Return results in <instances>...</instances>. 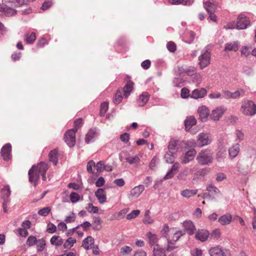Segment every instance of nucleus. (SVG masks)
<instances>
[{
    "mask_svg": "<svg viewBox=\"0 0 256 256\" xmlns=\"http://www.w3.org/2000/svg\"><path fill=\"white\" fill-rule=\"evenodd\" d=\"M244 90L243 89H240L236 92H232V98L238 99L240 96H244Z\"/></svg>",
    "mask_w": 256,
    "mask_h": 256,
    "instance_id": "obj_48",
    "label": "nucleus"
},
{
    "mask_svg": "<svg viewBox=\"0 0 256 256\" xmlns=\"http://www.w3.org/2000/svg\"><path fill=\"white\" fill-rule=\"evenodd\" d=\"M50 243L52 245L60 246L63 243V240L59 236H53L50 239Z\"/></svg>",
    "mask_w": 256,
    "mask_h": 256,
    "instance_id": "obj_36",
    "label": "nucleus"
},
{
    "mask_svg": "<svg viewBox=\"0 0 256 256\" xmlns=\"http://www.w3.org/2000/svg\"><path fill=\"white\" fill-rule=\"evenodd\" d=\"M196 154V150L194 149L190 150L186 152L185 156L182 160V162L184 164L188 163L190 160L194 159Z\"/></svg>",
    "mask_w": 256,
    "mask_h": 256,
    "instance_id": "obj_23",
    "label": "nucleus"
},
{
    "mask_svg": "<svg viewBox=\"0 0 256 256\" xmlns=\"http://www.w3.org/2000/svg\"><path fill=\"white\" fill-rule=\"evenodd\" d=\"M126 160L130 164H137L140 161V158L137 156H128L126 158Z\"/></svg>",
    "mask_w": 256,
    "mask_h": 256,
    "instance_id": "obj_46",
    "label": "nucleus"
},
{
    "mask_svg": "<svg viewBox=\"0 0 256 256\" xmlns=\"http://www.w3.org/2000/svg\"><path fill=\"white\" fill-rule=\"evenodd\" d=\"M174 154V152H170L169 151L165 154L164 158L166 162L172 164L174 162L175 159Z\"/></svg>",
    "mask_w": 256,
    "mask_h": 256,
    "instance_id": "obj_40",
    "label": "nucleus"
},
{
    "mask_svg": "<svg viewBox=\"0 0 256 256\" xmlns=\"http://www.w3.org/2000/svg\"><path fill=\"white\" fill-rule=\"evenodd\" d=\"M26 36V42L27 44H32L36 40V34L34 32H32L30 34H26L25 35Z\"/></svg>",
    "mask_w": 256,
    "mask_h": 256,
    "instance_id": "obj_42",
    "label": "nucleus"
},
{
    "mask_svg": "<svg viewBox=\"0 0 256 256\" xmlns=\"http://www.w3.org/2000/svg\"><path fill=\"white\" fill-rule=\"evenodd\" d=\"M79 194L75 192H72L70 196V198L72 202L75 203L80 200Z\"/></svg>",
    "mask_w": 256,
    "mask_h": 256,
    "instance_id": "obj_49",
    "label": "nucleus"
},
{
    "mask_svg": "<svg viewBox=\"0 0 256 256\" xmlns=\"http://www.w3.org/2000/svg\"><path fill=\"white\" fill-rule=\"evenodd\" d=\"M56 226L53 224H48V228L46 230L48 232L53 234L56 232Z\"/></svg>",
    "mask_w": 256,
    "mask_h": 256,
    "instance_id": "obj_61",
    "label": "nucleus"
},
{
    "mask_svg": "<svg viewBox=\"0 0 256 256\" xmlns=\"http://www.w3.org/2000/svg\"><path fill=\"white\" fill-rule=\"evenodd\" d=\"M188 174V168H185L180 171V172H179L177 176V178L180 180H186Z\"/></svg>",
    "mask_w": 256,
    "mask_h": 256,
    "instance_id": "obj_43",
    "label": "nucleus"
},
{
    "mask_svg": "<svg viewBox=\"0 0 256 256\" xmlns=\"http://www.w3.org/2000/svg\"><path fill=\"white\" fill-rule=\"evenodd\" d=\"M207 92L205 88H200L194 90L190 96L194 99L204 98Z\"/></svg>",
    "mask_w": 256,
    "mask_h": 256,
    "instance_id": "obj_12",
    "label": "nucleus"
},
{
    "mask_svg": "<svg viewBox=\"0 0 256 256\" xmlns=\"http://www.w3.org/2000/svg\"><path fill=\"white\" fill-rule=\"evenodd\" d=\"M38 164L36 166H33L28 170V180L31 183L34 184V186L36 187L40 180V172H38Z\"/></svg>",
    "mask_w": 256,
    "mask_h": 256,
    "instance_id": "obj_4",
    "label": "nucleus"
},
{
    "mask_svg": "<svg viewBox=\"0 0 256 256\" xmlns=\"http://www.w3.org/2000/svg\"><path fill=\"white\" fill-rule=\"evenodd\" d=\"M36 244L37 247V250L38 252H42L45 248L46 241L44 238L38 240Z\"/></svg>",
    "mask_w": 256,
    "mask_h": 256,
    "instance_id": "obj_39",
    "label": "nucleus"
},
{
    "mask_svg": "<svg viewBox=\"0 0 256 256\" xmlns=\"http://www.w3.org/2000/svg\"><path fill=\"white\" fill-rule=\"evenodd\" d=\"M166 47L168 50L172 52L176 50V44L172 42H169L167 43Z\"/></svg>",
    "mask_w": 256,
    "mask_h": 256,
    "instance_id": "obj_55",
    "label": "nucleus"
},
{
    "mask_svg": "<svg viewBox=\"0 0 256 256\" xmlns=\"http://www.w3.org/2000/svg\"><path fill=\"white\" fill-rule=\"evenodd\" d=\"M11 148L12 146L10 144H5L2 148L1 156L4 160H8L10 158Z\"/></svg>",
    "mask_w": 256,
    "mask_h": 256,
    "instance_id": "obj_9",
    "label": "nucleus"
},
{
    "mask_svg": "<svg viewBox=\"0 0 256 256\" xmlns=\"http://www.w3.org/2000/svg\"><path fill=\"white\" fill-rule=\"evenodd\" d=\"M96 167L95 162L94 160H91L89 161L87 164V170L90 173L92 174L94 172L92 168Z\"/></svg>",
    "mask_w": 256,
    "mask_h": 256,
    "instance_id": "obj_58",
    "label": "nucleus"
},
{
    "mask_svg": "<svg viewBox=\"0 0 256 256\" xmlns=\"http://www.w3.org/2000/svg\"><path fill=\"white\" fill-rule=\"evenodd\" d=\"M86 208L90 212L94 214L97 213L98 210V208L96 206H94L92 204H88V206Z\"/></svg>",
    "mask_w": 256,
    "mask_h": 256,
    "instance_id": "obj_53",
    "label": "nucleus"
},
{
    "mask_svg": "<svg viewBox=\"0 0 256 256\" xmlns=\"http://www.w3.org/2000/svg\"><path fill=\"white\" fill-rule=\"evenodd\" d=\"M224 113V110L222 108H217L212 111L210 118L214 120H218Z\"/></svg>",
    "mask_w": 256,
    "mask_h": 256,
    "instance_id": "obj_15",
    "label": "nucleus"
},
{
    "mask_svg": "<svg viewBox=\"0 0 256 256\" xmlns=\"http://www.w3.org/2000/svg\"><path fill=\"white\" fill-rule=\"evenodd\" d=\"M200 118L202 121H206L209 114V110L206 106H202L198 110Z\"/></svg>",
    "mask_w": 256,
    "mask_h": 256,
    "instance_id": "obj_20",
    "label": "nucleus"
},
{
    "mask_svg": "<svg viewBox=\"0 0 256 256\" xmlns=\"http://www.w3.org/2000/svg\"><path fill=\"white\" fill-rule=\"evenodd\" d=\"M185 232L182 230H178L176 228H172L170 231V235L168 236L167 241L168 242L170 243L172 242H176L180 238L184 235Z\"/></svg>",
    "mask_w": 256,
    "mask_h": 256,
    "instance_id": "obj_6",
    "label": "nucleus"
},
{
    "mask_svg": "<svg viewBox=\"0 0 256 256\" xmlns=\"http://www.w3.org/2000/svg\"><path fill=\"white\" fill-rule=\"evenodd\" d=\"M96 171L98 173L101 172L103 170H104V163L103 161H100L96 164Z\"/></svg>",
    "mask_w": 256,
    "mask_h": 256,
    "instance_id": "obj_54",
    "label": "nucleus"
},
{
    "mask_svg": "<svg viewBox=\"0 0 256 256\" xmlns=\"http://www.w3.org/2000/svg\"><path fill=\"white\" fill-rule=\"evenodd\" d=\"M1 196L4 200H9L8 198L10 194V190L9 186H5L1 190Z\"/></svg>",
    "mask_w": 256,
    "mask_h": 256,
    "instance_id": "obj_29",
    "label": "nucleus"
},
{
    "mask_svg": "<svg viewBox=\"0 0 256 256\" xmlns=\"http://www.w3.org/2000/svg\"><path fill=\"white\" fill-rule=\"evenodd\" d=\"M144 190V187L143 185H139L135 186L130 191V196L132 198H138L140 194Z\"/></svg>",
    "mask_w": 256,
    "mask_h": 256,
    "instance_id": "obj_21",
    "label": "nucleus"
},
{
    "mask_svg": "<svg viewBox=\"0 0 256 256\" xmlns=\"http://www.w3.org/2000/svg\"><path fill=\"white\" fill-rule=\"evenodd\" d=\"M182 98H188L190 96V90L186 88H184L181 90L180 94Z\"/></svg>",
    "mask_w": 256,
    "mask_h": 256,
    "instance_id": "obj_57",
    "label": "nucleus"
},
{
    "mask_svg": "<svg viewBox=\"0 0 256 256\" xmlns=\"http://www.w3.org/2000/svg\"><path fill=\"white\" fill-rule=\"evenodd\" d=\"M239 44L237 42L227 43L226 44L225 51H234L236 52L238 50Z\"/></svg>",
    "mask_w": 256,
    "mask_h": 256,
    "instance_id": "obj_27",
    "label": "nucleus"
},
{
    "mask_svg": "<svg viewBox=\"0 0 256 256\" xmlns=\"http://www.w3.org/2000/svg\"><path fill=\"white\" fill-rule=\"evenodd\" d=\"M149 98V95L147 92L142 93L139 98L138 104L139 106H142L146 104Z\"/></svg>",
    "mask_w": 256,
    "mask_h": 256,
    "instance_id": "obj_33",
    "label": "nucleus"
},
{
    "mask_svg": "<svg viewBox=\"0 0 256 256\" xmlns=\"http://www.w3.org/2000/svg\"><path fill=\"white\" fill-rule=\"evenodd\" d=\"M76 242V240L72 238H69L67 239L66 242L64 244V247L65 248H72L74 244Z\"/></svg>",
    "mask_w": 256,
    "mask_h": 256,
    "instance_id": "obj_44",
    "label": "nucleus"
},
{
    "mask_svg": "<svg viewBox=\"0 0 256 256\" xmlns=\"http://www.w3.org/2000/svg\"><path fill=\"white\" fill-rule=\"evenodd\" d=\"M82 123V118H79L74 122V129L76 132H77L79 128L81 126Z\"/></svg>",
    "mask_w": 256,
    "mask_h": 256,
    "instance_id": "obj_60",
    "label": "nucleus"
},
{
    "mask_svg": "<svg viewBox=\"0 0 256 256\" xmlns=\"http://www.w3.org/2000/svg\"><path fill=\"white\" fill-rule=\"evenodd\" d=\"M96 128H91L86 134L85 138V141L86 144L90 142L96 136Z\"/></svg>",
    "mask_w": 256,
    "mask_h": 256,
    "instance_id": "obj_30",
    "label": "nucleus"
},
{
    "mask_svg": "<svg viewBox=\"0 0 256 256\" xmlns=\"http://www.w3.org/2000/svg\"><path fill=\"white\" fill-rule=\"evenodd\" d=\"M249 24L248 20L246 17L240 16L238 18V22L236 24V28L238 30H243L246 28Z\"/></svg>",
    "mask_w": 256,
    "mask_h": 256,
    "instance_id": "obj_14",
    "label": "nucleus"
},
{
    "mask_svg": "<svg viewBox=\"0 0 256 256\" xmlns=\"http://www.w3.org/2000/svg\"><path fill=\"white\" fill-rule=\"evenodd\" d=\"M120 140L125 142L126 143L129 141L130 139V134L128 133H124V134H122L120 136Z\"/></svg>",
    "mask_w": 256,
    "mask_h": 256,
    "instance_id": "obj_62",
    "label": "nucleus"
},
{
    "mask_svg": "<svg viewBox=\"0 0 256 256\" xmlns=\"http://www.w3.org/2000/svg\"><path fill=\"white\" fill-rule=\"evenodd\" d=\"M58 152L57 149H54L51 150L48 154L50 161L52 162L55 166L56 165L58 161Z\"/></svg>",
    "mask_w": 256,
    "mask_h": 256,
    "instance_id": "obj_31",
    "label": "nucleus"
},
{
    "mask_svg": "<svg viewBox=\"0 0 256 256\" xmlns=\"http://www.w3.org/2000/svg\"><path fill=\"white\" fill-rule=\"evenodd\" d=\"M211 58L210 52L208 50H204L202 52L201 54L198 56V64L200 69H203L208 66L210 64Z\"/></svg>",
    "mask_w": 256,
    "mask_h": 256,
    "instance_id": "obj_5",
    "label": "nucleus"
},
{
    "mask_svg": "<svg viewBox=\"0 0 256 256\" xmlns=\"http://www.w3.org/2000/svg\"><path fill=\"white\" fill-rule=\"evenodd\" d=\"M208 252L210 256H226L224 250L219 246L211 248Z\"/></svg>",
    "mask_w": 256,
    "mask_h": 256,
    "instance_id": "obj_11",
    "label": "nucleus"
},
{
    "mask_svg": "<svg viewBox=\"0 0 256 256\" xmlns=\"http://www.w3.org/2000/svg\"><path fill=\"white\" fill-rule=\"evenodd\" d=\"M140 214V210H134L130 214L126 215V218L128 220L136 218Z\"/></svg>",
    "mask_w": 256,
    "mask_h": 256,
    "instance_id": "obj_47",
    "label": "nucleus"
},
{
    "mask_svg": "<svg viewBox=\"0 0 256 256\" xmlns=\"http://www.w3.org/2000/svg\"><path fill=\"white\" fill-rule=\"evenodd\" d=\"M76 132L74 129H71L68 130L64 134V141L70 147L74 146L76 144Z\"/></svg>",
    "mask_w": 256,
    "mask_h": 256,
    "instance_id": "obj_7",
    "label": "nucleus"
},
{
    "mask_svg": "<svg viewBox=\"0 0 256 256\" xmlns=\"http://www.w3.org/2000/svg\"><path fill=\"white\" fill-rule=\"evenodd\" d=\"M108 110V103L106 102H102L100 105V114L101 116H104Z\"/></svg>",
    "mask_w": 256,
    "mask_h": 256,
    "instance_id": "obj_45",
    "label": "nucleus"
},
{
    "mask_svg": "<svg viewBox=\"0 0 256 256\" xmlns=\"http://www.w3.org/2000/svg\"><path fill=\"white\" fill-rule=\"evenodd\" d=\"M134 84V82L130 80L126 82L122 90H117L113 100L115 104H119L122 102V92H124V97L126 98L128 97L133 90Z\"/></svg>",
    "mask_w": 256,
    "mask_h": 256,
    "instance_id": "obj_1",
    "label": "nucleus"
},
{
    "mask_svg": "<svg viewBox=\"0 0 256 256\" xmlns=\"http://www.w3.org/2000/svg\"><path fill=\"white\" fill-rule=\"evenodd\" d=\"M151 64V62L150 60H146L144 61H143L141 64V66L142 67V68L144 70L148 69Z\"/></svg>",
    "mask_w": 256,
    "mask_h": 256,
    "instance_id": "obj_64",
    "label": "nucleus"
},
{
    "mask_svg": "<svg viewBox=\"0 0 256 256\" xmlns=\"http://www.w3.org/2000/svg\"><path fill=\"white\" fill-rule=\"evenodd\" d=\"M196 123V118L192 116H190L188 117L184 121V125L186 130H189L193 126L195 125Z\"/></svg>",
    "mask_w": 256,
    "mask_h": 256,
    "instance_id": "obj_26",
    "label": "nucleus"
},
{
    "mask_svg": "<svg viewBox=\"0 0 256 256\" xmlns=\"http://www.w3.org/2000/svg\"><path fill=\"white\" fill-rule=\"evenodd\" d=\"M232 220V216L227 214L221 216L218 220V222L222 226L227 225L230 224Z\"/></svg>",
    "mask_w": 256,
    "mask_h": 256,
    "instance_id": "obj_24",
    "label": "nucleus"
},
{
    "mask_svg": "<svg viewBox=\"0 0 256 256\" xmlns=\"http://www.w3.org/2000/svg\"><path fill=\"white\" fill-rule=\"evenodd\" d=\"M179 168V163H174L172 166L170 170L166 173V176L163 178V180H166L172 178L176 172L178 171Z\"/></svg>",
    "mask_w": 256,
    "mask_h": 256,
    "instance_id": "obj_18",
    "label": "nucleus"
},
{
    "mask_svg": "<svg viewBox=\"0 0 256 256\" xmlns=\"http://www.w3.org/2000/svg\"><path fill=\"white\" fill-rule=\"evenodd\" d=\"M184 232H186L189 235H192L196 230L195 226L190 220H186L183 222Z\"/></svg>",
    "mask_w": 256,
    "mask_h": 256,
    "instance_id": "obj_10",
    "label": "nucleus"
},
{
    "mask_svg": "<svg viewBox=\"0 0 256 256\" xmlns=\"http://www.w3.org/2000/svg\"><path fill=\"white\" fill-rule=\"evenodd\" d=\"M178 140L172 138L169 142L168 148L170 152H176V147L178 145Z\"/></svg>",
    "mask_w": 256,
    "mask_h": 256,
    "instance_id": "obj_35",
    "label": "nucleus"
},
{
    "mask_svg": "<svg viewBox=\"0 0 256 256\" xmlns=\"http://www.w3.org/2000/svg\"><path fill=\"white\" fill-rule=\"evenodd\" d=\"M198 192V190H189L186 189L181 192V195L186 198H190Z\"/></svg>",
    "mask_w": 256,
    "mask_h": 256,
    "instance_id": "obj_32",
    "label": "nucleus"
},
{
    "mask_svg": "<svg viewBox=\"0 0 256 256\" xmlns=\"http://www.w3.org/2000/svg\"><path fill=\"white\" fill-rule=\"evenodd\" d=\"M240 150V144H234L228 150V152L230 158H236L239 153Z\"/></svg>",
    "mask_w": 256,
    "mask_h": 256,
    "instance_id": "obj_22",
    "label": "nucleus"
},
{
    "mask_svg": "<svg viewBox=\"0 0 256 256\" xmlns=\"http://www.w3.org/2000/svg\"><path fill=\"white\" fill-rule=\"evenodd\" d=\"M183 82V80L180 78H174L173 81L174 86L178 87L182 86Z\"/></svg>",
    "mask_w": 256,
    "mask_h": 256,
    "instance_id": "obj_59",
    "label": "nucleus"
},
{
    "mask_svg": "<svg viewBox=\"0 0 256 256\" xmlns=\"http://www.w3.org/2000/svg\"><path fill=\"white\" fill-rule=\"evenodd\" d=\"M158 162V158L154 156L153 158L151 160L150 164H149V168L151 170H154L155 169V167L156 166V164Z\"/></svg>",
    "mask_w": 256,
    "mask_h": 256,
    "instance_id": "obj_63",
    "label": "nucleus"
},
{
    "mask_svg": "<svg viewBox=\"0 0 256 256\" xmlns=\"http://www.w3.org/2000/svg\"><path fill=\"white\" fill-rule=\"evenodd\" d=\"M171 228H170L168 224H165L160 230V234L163 237L168 238L170 235Z\"/></svg>",
    "mask_w": 256,
    "mask_h": 256,
    "instance_id": "obj_38",
    "label": "nucleus"
},
{
    "mask_svg": "<svg viewBox=\"0 0 256 256\" xmlns=\"http://www.w3.org/2000/svg\"><path fill=\"white\" fill-rule=\"evenodd\" d=\"M132 250V248L128 246H124L120 248V253L122 255H125L129 254Z\"/></svg>",
    "mask_w": 256,
    "mask_h": 256,
    "instance_id": "obj_56",
    "label": "nucleus"
},
{
    "mask_svg": "<svg viewBox=\"0 0 256 256\" xmlns=\"http://www.w3.org/2000/svg\"><path fill=\"white\" fill-rule=\"evenodd\" d=\"M252 48L250 46H245L242 48L241 50V54L242 56H248Z\"/></svg>",
    "mask_w": 256,
    "mask_h": 256,
    "instance_id": "obj_52",
    "label": "nucleus"
},
{
    "mask_svg": "<svg viewBox=\"0 0 256 256\" xmlns=\"http://www.w3.org/2000/svg\"><path fill=\"white\" fill-rule=\"evenodd\" d=\"M212 138L208 133H200L198 136V142L200 147H202L210 144Z\"/></svg>",
    "mask_w": 256,
    "mask_h": 256,
    "instance_id": "obj_8",
    "label": "nucleus"
},
{
    "mask_svg": "<svg viewBox=\"0 0 256 256\" xmlns=\"http://www.w3.org/2000/svg\"><path fill=\"white\" fill-rule=\"evenodd\" d=\"M210 235L209 232L206 230H198L196 234V238L202 242L207 240Z\"/></svg>",
    "mask_w": 256,
    "mask_h": 256,
    "instance_id": "obj_13",
    "label": "nucleus"
},
{
    "mask_svg": "<svg viewBox=\"0 0 256 256\" xmlns=\"http://www.w3.org/2000/svg\"><path fill=\"white\" fill-rule=\"evenodd\" d=\"M94 244V239L91 236H88L82 241V246L86 250H90Z\"/></svg>",
    "mask_w": 256,
    "mask_h": 256,
    "instance_id": "obj_25",
    "label": "nucleus"
},
{
    "mask_svg": "<svg viewBox=\"0 0 256 256\" xmlns=\"http://www.w3.org/2000/svg\"><path fill=\"white\" fill-rule=\"evenodd\" d=\"M38 168H39L38 172L40 174H41L42 176V179L44 181L46 180V173L48 169V166L47 164L44 162H40L38 164Z\"/></svg>",
    "mask_w": 256,
    "mask_h": 256,
    "instance_id": "obj_16",
    "label": "nucleus"
},
{
    "mask_svg": "<svg viewBox=\"0 0 256 256\" xmlns=\"http://www.w3.org/2000/svg\"><path fill=\"white\" fill-rule=\"evenodd\" d=\"M146 236L148 239L150 244L152 246L156 244L158 242V238L157 235L152 234L151 232H148L147 233Z\"/></svg>",
    "mask_w": 256,
    "mask_h": 256,
    "instance_id": "obj_34",
    "label": "nucleus"
},
{
    "mask_svg": "<svg viewBox=\"0 0 256 256\" xmlns=\"http://www.w3.org/2000/svg\"><path fill=\"white\" fill-rule=\"evenodd\" d=\"M37 240L36 236H28L26 242L27 245L32 246L36 244Z\"/></svg>",
    "mask_w": 256,
    "mask_h": 256,
    "instance_id": "obj_50",
    "label": "nucleus"
},
{
    "mask_svg": "<svg viewBox=\"0 0 256 256\" xmlns=\"http://www.w3.org/2000/svg\"><path fill=\"white\" fill-rule=\"evenodd\" d=\"M241 112L246 116H253L256 114V104L252 100H245L240 108Z\"/></svg>",
    "mask_w": 256,
    "mask_h": 256,
    "instance_id": "obj_3",
    "label": "nucleus"
},
{
    "mask_svg": "<svg viewBox=\"0 0 256 256\" xmlns=\"http://www.w3.org/2000/svg\"><path fill=\"white\" fill-rule=\"evenodd\" d=\"M50 210L51 209L50 207H48V206L45 207V208H42V209H40V210H38V214L39 215L46 216H47L49 214V213L50 211Z\"/></svg>",
    "mask_w": 256,
    "mask_h": 256,
    "instance_id": "obj_51",
    "label": "nucleus"
},
{
    "mask_svg": "<svg viewBox=\"0 0 256 256\" xmlns=\"http://www.w3.org/2000/svg\"><path fill=\"white\" fill-rule=\"evenodd\" d=\"M206 190L214 194H220V190L216 186H214L212 182L207 184Z\"/></svg>",
    "mask_w": 256,
    "mask_h": 256,
    "instance_id": "obj_37",
    "label": "nucleus"
},
{
    "mask_svg": "<svg viewBox=\"0 0 256 256\" xmlns=\"http://www.w3.org/2000/svg\"><path fill=\"white\" fill-rule=\"evenodd\" d=\"M95 195L100 204H103L106 202V193L102 188H98L95 192Z\"/></svg>",
    "mask_w": 256,
    "mask_h": 256,
    "instance_id": "obj_17",
    "label": "nucleus"
},
{
    "mask_svg": "<svg viewBox=\"0 0 256 256\" xmlns=\"http://www.w3.org/2000/svg\"><path fill=\"white\" fill-rule=\"evenodd\" d=\"M206 10L209 14H213L216 9V6L212 2L208 1L204 4Z\"/></svg>",
    "mask_w": 256,
    "mask_h": 256,
    "instance_id": "obj_28",
    "label": "nucleus"
},
{
    "mask_svg": "<svg viewBox=\"0 0 256 256\" xmlns=\"http://www.w3.org/2000/svg\"><path fill=\"white\" fill-rule=\"evenodd\" d=\"M156 247L154 248V256H166L165 251L162 248H158V245H156Z\"/></svg>",
    "mask_w": 256,
    "mask_h": 256,
    "instance_id": "obj_41",
    "label": "nucleus"
},
{
    "mask_svg": "<svg viewBox=\"0 0 256 256\" xmlns=\"http://www.w3.org/2000/svg\"><path fill=\"white\" fill-rule=\"evenodd\" d=\"M196 160L201 165L208 164L212 162L213 153L208 149L202 150L198 154Z\"/></svg>",
    "mask_w": 256,
    "mask_h": 256,
    "instance_id": "obj_2",
    "label": "nucleus"
},
{
    "mask_svg": "<svg viewBox=\"0 0 256 256\" xmlns=\"http://www.w3.org/2000/svg\"><path fill=\"white\" fill-rule=\"evenodd\" d=\"M0 12H3L6 16H10L14 14L16 12V11L10 8L6 4H0Z\"/></svg>",
    "mask_w": 256,
    "mask_h": 256,
    "instance_id": "obj_19",
    "label": "nucleus"
}]
</instances>
